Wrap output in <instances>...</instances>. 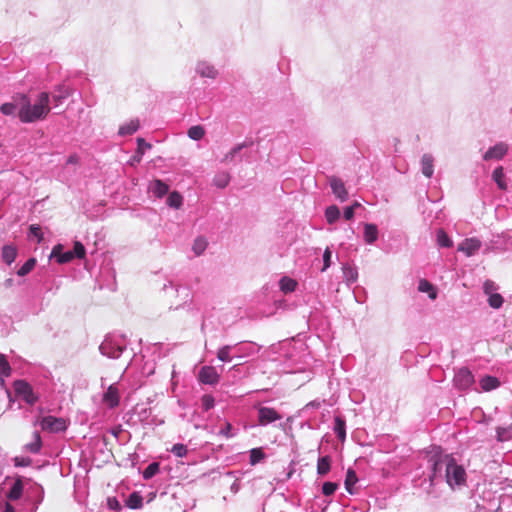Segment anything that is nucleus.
<instances>
[{
	"instance_id": "obj_1",
	"label": "nucleus",
	"mask_w": 512,
	"mask_h": 512,
	"mask_svg": "<svg viewBox=\"0 0 512 512\" xmlns=\"http://www.w3.org/2000/svg\"><path fill=\"white\" fill-rule=\"evenodd\" d=\"M18 99L19 120L22 123H34L43 120L51 110L49 105L50 95L47 92L39 93L33 102L26 94H18Z\"/></svg>"
},
{
	"instance_id": "obj_2",
	"label": "nucleus",
	"mask_w": 512,
	"mask_h": 512,
	"mask_svg": "<svg viewBox=\"0 0 512 512\" xmlns=\"http://www.w3.org/2000/svg\"><path fill=\"white\" fill-rule=\"evenodd\" d=\"M445 467L446 483L452 490L460 489L466 486L467 474L462 465H459L456 460L450 456H445L444 459L435 461L432 466V475L430 480L434 481L437 477V472Z\"/></svg>"
},
{
	"instance_id": "obj_3",
	"label": "nucleus",
	"mask_w": 512,
	"mask_h": 512,
	"mask_svg": "<svg viewBox=\"0 0 512 512\" xmlns=\"http://www.w3.org/2000/svg\"><path fill=\"white\" fill-rule=\"evenodd\" d=\"M126 347L127 341L125 337L121 335H108L99 346V350L102 355L111 359H117L122 355Z\"/></svg>"
},
{
	"instance_id": "obj_4",
	"label": "nucleus",
	"mask_w": 512,
	"mask_h": 512,
	"mask_svg": "<svg viewBox=\"0 0 512 512\" xmlns=\"http://www.w3.org/2000/svg\"><path fill=\"white\" fill-rule=\"evenodd\" d=\"M41 427L43 430L58 433L67 429V422L61 417L45 416L41 420Z\"/></svg>"
},
{
	"instance_id": "obj_5",
	"label": "nucleus",
	"mask_w": 512,
	"mask_h": 512,
	"mask_svg": "<svg viewBox=\"0 0 512 512\" xmlns=\"http://www.w3.org/2000/svg\"><path fill=\"white\" fill-rule=\"evenodd\" d=\"M474 376L467 368H460L454 376V384L458 389L465 390L474 383Z\"/></svg>"
},
{
	"instance_id": "obj_6",
	"label": "nucleus",
	"mask_w": 512,
	"mask_h": 512,
	"mask_svg": "<svg viewBox=\"0 0 512 512\" xmlns=\"http://www.w3.org/2000/svg\"><path fill=\"white\" fill-rule=\"evenodd\" d=\"M281 415L274 409L266 406L258 408V422L261 426H266L277 420H280Z\"/></svg>"
},
{
	"instance_id": "obj_7",
	"label": "nucleus",
	"mask_w": 512,
	"mask_h": 512,
	"mask_svg": "<svg viewBox=\"0 0 512 512\" xmlns=\"http://www.w3.org/2000/svg\"><path fill=\"white\" fill-rule=\"evenodd\" d=\"M508 152V145L504 142L496 143L490 147L483 155L485 161L501 160Z\"/></svg>"
},
{
	"instance_id": "obj_8",
	"label": "nucleus",
	"mask_w": 512,
	"mask_h": 512,
	"mask_svg": "<svg viewBox=\"0 0 512 512\" xmlns=\"http://www.w3.org/2000/svg\"><path fill=\"white\" fill-rule=\"evenodd\" d=\"M199 381L207 385H216L219 382V374L213 366H203L198 375Z\"/></svg>"
},
{
	"instance_id": "obj_9",
	"label": "nucleus",
	"mask_w": 512,
	"mask_h": 512,
	"mask_svg": "<svg viewBox=\"0 0 512 512\" xmlns=\"http://www.w3.org/2000/svg\"><path fill=\"white\" fill-rule=\"evenodd\" d=\"M14 389L17 395L23 397V399L29 403L34 404L36 401V397L33 394L31 386L23 381V380H17L14 382Z\"/></svg>"
},
{
	"instance_id": "obj_10",
	"label": "nucleus",
	"mask_w": 512,
	"mask_h": 512,
	"mask_svg": "<svg viewBox=\"0 0 512 512\" xmlns=\"http://www.w3.org/2000/svg\"><path fill=\"white\" fill-rule=\"evenodd\" d=\"M329 184L333 194L339 199L341 202H344L348 199V191L345 188L344 182L338 177H331L329 179Z\"/></svg>"
},
{
	"instance_id": "obj_11",
	"label": "nucleus",
	"mask_w": 512,
	"mask_h": 512,
	"mask_svg": "<svg viewBox=\"0 0 512 512\" xmlns=\"http://www.w3.org/2000/svg\"><path fill=\"white\" fill-rule=\"evenodd\" d=\"M147 190L148 193L160 199L168 193L169 185L160 179H154L149 182Z\"/></svg>"
},
{
	"instance_id": "obj_12",
	"label": "nucleus",
	"mask_w": 512,
	"mask_h": 512,
	"mask_svg": "<svg viewBox=\"0 0 512 512\" xmlns=\"http://www.w3.org/2000/svg\"><path fill=\"white\" fill-rule=\"evenodd\" d=\"M481 247V241L477 238H467L458 246V251L463 252L466 256L474 255Z\"/></svg>"
},
{
	"instance_id": "obj_13",
	"label": "nucleus",
	"mask_w": 512,
	"mask_h": 512,
	"mask_svg": "<svg viewBox=\"0 0 512 512\" xmlns=\"http://www.w3.org/2000/svg\"><path fill=\"white\" fill-rule=\"evenodd\" d=\"M195 70L203 78L216 79L218 76V70L207 61H199Z\"/></svg>"
},
{
	"instance_id": "obj_14",
	"label": "nucleus",
	"mask_w": 512,
	"mask_h": 512,
	"mask_svg": "<svg viewBox=\"0 0 512 512\" xmlns=\"http://www.w3.org/2000/svg\"><path fill=\"white\" fill-rule=\"evenodd\" d=\"M236 345H237V347L235 349H237V354L235 355V357H237V358H245V357L253 356V355L257 354L260 350V346H258L254 342H246V343H243L242 345H239V344H236Z\"/></svg>"
},
{
	"instance_id": "obj_15",
	"label": "nucleus",
	"mask_w": 512,
	"mask_h": 512,
	"mask_svg": "<svg viewBox=\"0 0 512 512\" xmlns=\"http://www.w3.org/2000/svg\"><path fill=\"white\" fill-rule=\"evenodd\" d=\"M71 90L66 85H59L51 95L54 107H58L70 96Z\"/></svg>"
},
{
	"instance_id": "obj_16",
	"label": "nucleus",
	"mask_w": 512,
	"mask_h": 512,
	"mask_svg": "<svg viewBox=\"0 0 512 512\" xmlns=\"http://www.w3.org/2000/svg\"><path fill=\"white\" fill-rule=\"evenodd\" d=\"M421 172L426 178H431L434 174V157L429 154L425 153L421 157Z\"/></svg>"
},
{
	"instance_id": "obj_17",
	"label": "nucleus",
	"mask_w": 512,
	"mask_h": 512,
	"mask_svg": "<svg viewBox=\"0 0 512 512\" xmlns=\"http://www.w3.org/2000/svg\"><path fill=\"white\" fill-rule=\"evenodd\" d=\"M103 402L109 407L114 408L119 404V392L114 385H110L103 395Z\"/></svg>"
},
{
	"instance_id": "obj_18",
	"label": "nucleus",
	"mask_w": 512,
	"mask_h": 512,
	"mask_svg": "<svg viewBox=\"0 0 512 512\" xmlns=\"http://www.w3.org/2000/svg\"><path fill=\"white\" fill-rule=\"evenodd\" d=\"M0 111L6 116H18L19 117V99L18 94L13 97V102L3 103L0 106Z\"/></svg>"
},
{
	"instance_id": "obj_19",
	"label": "nucleus",
	"mask_w": 512,
	"mask_h": 512,
	"mask_svg": "<svg viewBox=\"0 0 512 512\" xmlns=\"http://www.w3.org/2000/svg\"><path fill=\"white\" fill-rule=\"evenodd\" d=\"M139 127H140L139 120L131 119L119 127L118 135H120V136L132 135L139 129Z\"/></svg>"
},
{
	"instance_id": "obj_20",
	"label": "nucleus",
	"mask_w": 512,
	"mask_h": 512,
	"mask_svg": "<svg viewBox=\"0 0 512 512\" xmlns=\"http://www.w3.org/2000/svg\"><path fill=\"white\" fill-rule=\"evenodd\" d=\"M479 383L481 389L485 392L495 390L500 386L499 379L489 375L482 377Z\"/></svg>"
},
{
	"instance_id": "obj_21",
	"label": "nucleus",
	"mask_w": 512,
	"mask_h": 512,
	"mask_svg": "<svg viewBox=\"0 0 512 512\" xmlns=\"http://www.w3.org/2000/svg\"><path fill=\"white\" fill-rule=\"evenodd\" d=\"M378 239V228L375 224H364V241L367 244H373Z\"/></svg>"
},
{
	"instance_id": "obj_22",
	"label": "nucleus",
	"mask_w": 512,
	"mask_h": 512,
	"mask_svg": "<svg viewBox=\"0 0 512 512\" xmlns=\"http://www.w3.org/2000/svg\"><path fill=\"white\" fill-rule=\"evenodd\" d=\"M334 432L339 440L344 441L346 439L345 420L339 416H336L334 419Z\"/></svg>"
},
{
	"instance_id": "obj_23",
	"label": "nucleus",
	"mask_w": 512,
	"mask_h": 512,
	"mask_svg": "<svg viewBox=\"0 0 512 512\" xmlns=\"http://www.w3.org/2000/svg\"><path fill=\"white\" fill-rule=\"evenodd\" d=\"M418 290L423 293H428L430 299L435 300L437 298V291L434 286L426 279H421L418 284Z\"/></svg>"
},
{
	"instance_id": "obj_24",
	"label": "nucleus",
	"mask_w": 512,
	"mask_h": 512,
	"mask_svg": "<svg viewBox=\"0 0 512 512\" xmlns=\"http://www.w3.org/2000/svg\"><path fill=\"white\" fill-rule=\"evenodd\" d=\"M16 256H17V250L14 246L5 245L2 248V259L6 264H8V265L12 264L15 261Z\"/></svg>"
},
{
	"instance_id": "obj_25",
	"label": "nucleus",
	"mask_w": 512,
	"mask_h": 512,
	"mask_svg": "<svg viewBox=\"0 0 512 512\" xmlns=\"http://www.w3.org/2000/svg\"><path fill=\"white\" fill-rule=\"evenodd\" d=\"M279 286H280V290L283 293L287 294V293H291V292L295 291L297 282L290 277L284 276L280 279Z\"/></svg>"
},
{
	"instance_id": "obj_26",
	"label": "nucleus",
	"mask_w": 512,
	"mask_h": 512,
	"mask_svg": "<svg viewBox=\"0 0 512 512\" xmlns=\"http://www.w3.org/2000/svg\"><path fill=\"white\" fill-rule=\"evenodd\" d=\"M237 345H224L218 349L217 358L221 362H230L232 360L231 351L235 349Z\"/></svg>"
},
{
	"instance_id": "obj_27",
	"label": "nucleus",
	"mask_w": 512,
	"mask_h": 512,
	"mask_svg": "<svg viewBox=\"0 0 512 512\" xmlns=\"http://www.w3.org/2000/svg\"><path fill=\"white\" fill-rule=\"evenodd\" d=\"M331 469V459L329 456L320 457L317 461V473L320 476L326 475Z\"/></svg>"
},
{
	"instance_id": "obj_28",
	"label": "nucleus",
	"mask_w": 512,
	"mask_h": 512,
	"mask_svg": "<svg viewBox=\"0 0 512 512\" xmlns=\"http://www.w3.org/2000/svg\"><path fill=\"white\" fill-rule=\"evenodd\" d=\"M42 446L41 436L38 432L33 433V440L25 445V449L33 454H37Z\"/></svg>"
},
{
	"instance_id": "obj_29",
	"label": "nucleus",
	"mask_w": 512,
	"mask_h": 512,
	"mask_svg": "<svg viewBox=\"0 0 512 512\" xmlns=\"http://www.w3.org/2000/svg\"><path fill=\"white\" fill-rule=\"evenodd\" d=\"M492 179L496 182L499 189L505 190L507 188V184L504 180L503 167L499 166L494 169V171L492 173Z\"/></svg>"
},
{
	"instance_id": "obj_30",
	"label": "nucleus",
	"mask_w": 512,
	"mask_h": 512,
	"mask_svg": "<svg viewBox=\"0 0 512 512\" xmlns=\"http://www.w3.org/2000/svg\"><path fill=\"white\" fill-rule=\"evenodd\" d=\"M358 482V477L353 469H348L345 478V489L348 493L353 494V486Z\"/></svg>"
},
{
	"instance_id": "obj_31",
	"label": "nucleus",
	"mask_w": 512,
	"mask_h": 512,
	"mask_svg": "<svg viewBox=\"0 0 512 512\" xmlns=\"http://www.w3.org/2000/svg\"><path fill=\"white\" fill-rule=\"evenodd\" d=\"M325 218L329 224L335 223L340 218V210L336 205L328 206L325 210Z\"/></svg>"
},
{
	"instance_id": "obj_32",
	"label": "nucleus",
	"mask_w": 512,
	"mask_h": 512,
	"mask_svg": "<svg viewBox=\"0 0 512 512\" xmlns=\"http://www.w3.org/2000/svg\"><path fill=\"white\" fill-rule=\"evenodd\" d=\"M183 204V197L177 191H173L167 198V205L174 209H179Z\"/></svg>"
},
{
	"instance_id": "obj_33",
	"label": "nucleus",
	"mask_w": 512,
	"mask_h": 512,
	"mask_svg": "<svg viewBox=\"0 0 512 512\" xmlns=\"http://www.w3.org/2000/svg\"><path fill=\"white\" fill-rule=\"evenodd\" d=\"M187 135L190 139L199 141L204 137L205 129L201 125H194L188 129Z\"/></svg>"
},
{
	"instance_id": "obj_34",
	"label": "nucleus",
	"mask_w": 512,
	"mask_h": 512,
	"mask_svg": "<svg viewBox=\"0 0 512 512\" xmlns=\"http://www.w3.org/2000/svg\"><path fill=\"white\" fill-rule=\"evenodd\" d=\"M208 245L207 240L204 237H197L192 245V251L196 256H200L206 250Z\"/></svg>"
},
{
	"instance_id": "obj_35",
	"label": "nucleus",
	"mask_w": 512,
	"mask_h": 512,
	"mask_svg": "<svg viewBox=\"0 0 512 512\" xmlns=\"http://www.w3.org/2000/svg\"><path fill=\"white\" fill-rule=\"evenodd\" d=\"M344 279L348 284L354 283L357 280L358 272L355 268L345 265L343 266Z\"/></svg>"
},
{
	"instance_id": "obj_36",
	"label": "nucleus",
	"mask_w": 512,
	"mask_h": 512,
	"mask_svg": "<svg viewBox=\"0 0 512 512\" xmlns=\"http://www.w3.org/2000/svg\"><path fill=\"white\" fill-rule=\"evenodd\" d=\"M23 485L20 480H17L9 490L8 498L10 500H18L22 496Z\"/></svg>"
},
{
	"instance_id": "obj_37",
	"label": "nucleus",
	"mask_w": 512,
	"mask_h": 512,
	"mask_svg": "<svg viewBox=\"0 0 512 512\" xmlns=\"http://www.w3.org/2000/svg\"><path fill=\"white\" fill-rule=\"evenodd\" d=\"M126 504L131 509H139L143 505V499L138 493L134 492L129 495Z\"/></svg>"
},
{
	"instance_id": "obj_38",
	"label": "nucleus",
	"mask_w": 512,
	"mask_h": 512,
	"mask_svg": "<svg viewBox=\"0 0 512 512\" xmlns=\"http://www.w3.org/2000/svg\"><path fill=\"white\" fill-rule=\"evenodd\" d=\"M437 244L440 247L449 248L453 245V242L444 230L439 229L437 231Z\"/></svg>"
},
{
	"instance_id": "obj_39",
	"label": "nucleus",
	"mask_w": 512,
	"mask_h": 512,
	"mask_svg": "<svg viewBox=\"0 0 512 512\" xmlns=\"http://www.w3.org/2000/svg\"><path fill=\"white\" fill-rule=\"evenodd\" d=\"M160 469V465L158 462H152L150 463L145 470L143 471L142 475L145 480H149L152 477H154Z\"/></svg>"
},
{
	"instance_id": "obj_40",
	"label": "nucleus",
	"mask_w": 512,
	"mask_h": 512,
	"mask_svg": "<svg viewBox=\"0 0 512 512\" xmlns=\"http://www.w3.org/2000/svg\"><path fill=\"white\" fill-rule=\"evenodd\" d=\"M245 147V144H238L233 147L223 158L222 162L229 163L236 159L240 151Z\"/></svg>"
},
{
	"instance_id": "obj_41",
	"label": "nucleus",
	"mask_w": 512,
	"mask_h": 512,
	"mask_svg": "<svg viewBox=\"0 0 512 512\" xmlns=\"http://www.w3.org/2000/svg\"><path fill=\"white\" fill-rule=\"evenodd\" d=\"M36 265V259L35 258H29L17 271V274L19 276H25L29 274L33 268Z\"/></svg>"
},
{
	"instance_id": "obj_42",
	"label": "nucleus",
	"mask_w": 512,
	"mask_h": 512,
	"mask_svg": "<svg viewBox=\"0 0 512 512\" xmlns=\"http://www.w3.org/2000/svg\"><path fill=\"white\" fill-rule=\"evenodd\" d=\"M265 458V454L261 448H253L250 450V464L256 465Z\"/></svg>"
},
{
	"instance_id": "obj_43",
	"label": "nucleus",
	"mask_w": 512,
	"mask_h": 512,
	"mask_svg": "<svg viewBox=\"0 0 512 512\" xmlns=\"http://www.w3.org/2000/svg\"><path fill=\"white\" fill-rule=\"evenodd\" d=\"M170 452L178 457V458H182V457H185L188 453V448L186 445L182 444V443H176L174 444L171 449H170Z\"/></svg>"
},
{
	"instance_id": "obj_44",
	"label": "nucleus",
	"mask_w": 512,
	"mask_h": 512,
	"mask_svg": "<svg viewBox=\"0 0 512 512\" xmlns=\"http://www.w3.org/2000/svg\"><path fill=\"white\" fill-rule=\"evenodd\" d=\"M11 374V367L6 357L0 354V377H9Z\"/></svg>"
},
{
	"instance_id": "obj_45",
	"label": "nucleus",
	"mask_w": 512,
	"mask_h": 512,
	"mask_svg": "<svg viewBox=\"0 0 512 512\" xmlns=\"http://www.w3.org/2000/svg\"><path fill=\"white\" fill-rule=\"evenodd\" d=\"M504 300L503 297L499 293H495L488 296V304L493 309H499Z\"/></svg>"
},
{
	"instance_id": "obj_46",
	"label": "nucleus",
	"mask_w": 512,
	"mask_h": 512,
	"mask_svg": "<svg viewBox=\"0 0 512 512\" xmlns=\"http://www.w3.org/2000/svg\"><path fill=\"white\" fill-rule=\"evenodd\" d=\"M215 405V399L210 394H205L201 398V407L204 411H209Z\"/></svg>"
},
{
	"instance_id": "obj_47",
	"label": "nucleus",
	"mask_w": 512,
	"mask_h": 512,
	"mask_svg": "<svg viewBox=\"0 0 512 512\" xmlns=\"http://www.w3.org/2000/svg\"><path fill=\"white\" fill-rule=\"evenodd\" d=\"M497 440L500 442H504L510 439L511 429L506 427H498L496 429Z\"/></svg>"
},
{
	"instance_id": "obj_48",
	"label": "nucleus",
	"mask_w": 512,
	"mask_h": 512,
	"mask_svg": "<svg viewBox=\"0 0 512 512\" xmlns=\"http://www.w3.org/2000/svg\"><path fill=\"white\" fill-rule=\"evenodd\" d=\"M229 180H230V177L227 173L218 174L214 178V184L218 188H225L229 184Z\"/></svg>"
},
{
	"instance_id": "obj_49",
	"label": "nucleus",
	"mask_w": 512,
	"mask_h": 512,
	"mask_svg": "<svg viewBox=\"0 0 512 512\" xmlns=\"http://www.w3.org/2000/svg\"><path fill=\"white\" fill-rule=\"evenodd\" d=\"M29 237H34L37 239V243H41L44 236L39 225H31L29 228Z\"/></svg>"
},
{
	"instance_id": "obj_50",
	"label": "nucleus",
	"mask_w": 512,
	"mask_h": 512,
	"mask_svg": "<svg viewBox=\"0 0 512 512\" xmlns=\"http://www.w3.org/2000/svg\"><path fill=\"white\" fill-rule=\"evenodd\" d=\"M338 488V484L337 483H334V482H325L323 485H322V493L325 495V496H331L335 493V491L337 490Z\"/></svg>"
},
{
	"instance_id": "obj_51",
	"label": "nucleus",
	"mask_w": 512,
	"mask_h": 512,
	"mask_svg": "<svg viewBox=\"0 0 512 512\" xmlns=\"http://www.w3.org/2000/svg\"><path fill=\"white\" fill-rule=\"evenodd\" d=\"M74 253V258H79V259H82L85 257V254H86V250H85V247L84 245L79 242V241H76L74 243V248L73 250L71 251Z\"/></svg>"
},
{
	"instance_id": "obj_52",
	"label": "nucleus",
	"mask_w": 512,
	"mask_h": 512,
	"mask_svg": "<svg viewBox=\"0 0 512 512\" xmlns=\"http://www.w3.org/2000/svg\"><path fill=\"white\" fill-rule=\"evenodd\" d=\"M498 286L491 280H486L483 284L484 293L489 296L497 293Z\"/></svg>"
},
{
	"instance_id": "obj_53",
	"label": "nucleus",
	"mask_w": 512,
	"mask_h": 512,
	"mask_svg": "<svg viewBox=\"0 0 512 512\" xmlns=\"http://www.w3.org/2000/svg\"><path fill=\"white\" fill-rule=\"evenodd\" d=\"M233 428L232 425L229 422H226L224 427L221 428L220 434L225 436L226 438H232L235 436V433L232 432Z\"/></svg>"
},
{
	"instance_id": "obj_54",
	"label": "nucleus",
	"mask_w": 512,
	"mask_h": 512,
	"mask_svg": "<svg viewBox=\"0 0 512 512\" xmlns=\"http://www.w3.org/2000/svg\"><path fill=\"white\" fill-rule=\"evenodd\" d=\"M331 265V251L329 248H326L323 253V268L322 271L328 269Z\"/></svg>"
},
{
	"instance_id": "obj_55",
	"label": "nucleus",
	"mask_w": 512,
	"mask_h": 512,
	"mask_svg": "<svg viewBox=\"0 0 512 512\" xmlns=\"http://www.w3.org/2000/svg\"><path fill=\"white\" fill-rule=\"evenodd\" d=\"M13 461L16 467H27L31 464V459L27 457H15Z\"/></svg>"
},
{
	"instance_id": "obj_56",
	"label": "nucleus",
	"mask_w": 512,
	"mask_h": 512,
	"mask_svg": "<svg viewBox=\"0 0 512 512\" xmlns=\"http://www.w3.org/2000/svg\"><path fill=\"white\" fill-rule=\"evenodd\" d=\"M73 259H74V253L71 251H66V252H63V254H61L59 256V259L57 262L60 264H64V263H68V262L72 261Z\"/></svg>"
},
{
	"instance_id": "obj_57",
	"label": "nucleus",
	"mask_w": 512,
	"mask_h": 512,
	"mask_svg": "<svg viewBox=\"0 0 512 512\" xmlns=\"http://www.w3.org/2000/svg\"><path fill=\"white\" fill-rule=\"evenodd\" d=\"M61 254H63L62 245L58 244V245L54 246L52 249V252H51V257L56 258V260L58 261L59 256Z\"/></svg>"
},
{
	"instance_id": "obj_58",
	"label": "nucleus",
	"mask_w": 512,
	"mask_h": 512,
	"mask_svg": "<svg viewBox=\"0 0 512 512\" xmlns=\"http://www.w3.org/2000/svg\"><path fill=\"white\" fill-rule=\"evenodd\" d=\"M354 212L353 207L347 206L344 209V218L346 220H351L354 217Z\"/></svg>"
},
{
	"instance_id": "obj_59",
	"label": "nucleus",
	"mask_w": 512,
	"mask_h": 512,
	"mask_svg": "<svg viewBox=\"0 0 512 512\" xmlns=\"http://www.w3.org/2000/svg\"><path fill=\"white\" fill-rule=\"evenodd\" d=\"M67 164H76L78 163V156L77 155H71L68 157L67 161H66Z\"/></svg>"
},
{
	"instance_id": "obj_60",
	"label": "nucleus",
	"mask_w": 512,
	"mask_h": 512,
	"mask_svg": "<svg viewBox=\"0 0 512 512\" xmlns=\"http://www.w3.org/2000/svg\"><path fill=\"white\" fill-rule=\"evenodd\" d=\"M137 142H138V146H139V148L144 147V146H145L146 148H150V147H151V146H150V144L146 143V142L144 141V139H142V138H139V139L137 140Z\"/></svg>"
},
{
	"instance_id": "obj_61",
	"label": "nucleus",
	"mask_w": 512,
	"mask_h": 512,
	"mask_svg": "<svg viewBox=\"0 0 512 512\" xmlns=\"http://www.w3.org/2000/svg\"><path fill=\"white\" fill-rule=\"evenodd\" d=\"M5 512H15V509L12 505H10L9 503H7L5 505Z\"/></svg>"
},
{
	"instance_id": "obj_62",
	"label": "nucleus",
	"mask_w": 512,
	"mask_h": 512,
	"mask_svg": "<svg viewBox=\"0 0 512 512\" xmlns=\"http://www.w3.org/2000/svg\"><path fill=\"white\" fill-rule=\"evenodd\" d=\"M350 207H353V210L355 211L356 208L361 207V204L357 201H355Z\"/></svg>"
},
{
	"instance_id": "obj_63",
	"label": "nucleus",
	"mask_w": 512,
	"mask_h": 512,
	"mask_svg": "<svg viewBox=\"0 0 512 512\" xmlns=\"http://www.w3.org/2000/svg\"><path fill=\"white\" fill-rule=\"evenodd\" d=\"M6 377H0V386L4 387L5 386V379Z\"/></svg>"
}]
</instances>
